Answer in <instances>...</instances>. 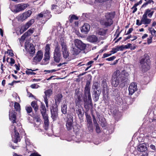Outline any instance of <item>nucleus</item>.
<instances>
[{
	"label": "nucleus",
	"mask_w": 156,
	"mask_h": 156,
	"mask_svg": "<svg viewBox=\"0 0 156 156\" xmlns=\"http://www.w3.org/2000/svg\"><path fill=\"white\" fill-rule=\"evenodd\" d=\"M146 2L144 3L142 6V7H145L148 4H151V2L152 4L154 3V2L153 0H144Z\"/></svg>",
	"instance_id": "obj_36"
},
{
	"label": "nucleus",
	"mask_w": 156,
	"mask_h": 156,
	"mask_svg": "<svg viewBox=\"0 0 156 156\" xmlns=\"http://www.w3.org/2000/svg\"><path fill=\"white\" fill-rule=\"evenodd\" d=\"M73 44L75 45V46L81 51L84 50L86 47V45L85 44L78 39H75Z\"/></svg>",
	"instance_id": "obj_8"
},
{
	"label": "nucleus",
	"mask_w": 156,
	"mask_h": 156,
	"mask_svg": "<svg viewBox=\"0 0 156 156\" xmlns=\"http://www.w3.org/2000/svg\"><path fill=\"white\" fill-rule=\"evenodd\" d=\"M42 115L44 120H48V116L46 112L42 113Z\"/></svg>",
	"instance_id": "obj_48"
},
{
	"label": "nucleus",
	"mask_w": 156,
	"mask_h": 156,
	"mask_svg": "<svg viewBox=\"0 0 156 156\" xmlns=\"http://www.w3.org/2000/svg\"><path fill=\"white\" fill-rule=\"evenodd\" d=\"M62 95L61 94H58L55 98V100L56 103H59L62 99Z\"/></svg>",
	"instance_id": "obj_34"
},
{
	"label": "nucleus",
	"mask_w": 156,
	"mask_h": 156,
	"mask_svg": "<svg viewBox=\"0 0 156 156\" xmlns=\"http://www.w3.org/2000/svg\"><path fill=\"white\" fill-rule=\"evenodd\" d=\"M86 118L88 124L90 126L92 124V120L91 117L88 115H86Z\"/></svg>",
	"instance_id": "obj_39"
},
{
	"label": "nucleus",
	"mask_w": 156,
	"mask_h": 156,
	"mask_svg": "<svg viewBox=\"0 0 156 156\" xmlns=\"http://www.w3.org/2000/svg\"><path fill=\"white\" fill-rule=\"evenodd\" d=\"M61 111L63 114H66L67 113V106L66 104L64 103L62 104Z\"/></svg>",
	"instance_id": "obj_29"
},
{
	"label": "nucleus",
	"mask_w": 156,
	"mask_h": 156,
	"mask_svg": "<svg viewBox=\"0 0 156 156\" xmlns=\"http://www.w3.org/2000/svg\"><path fill=\"white\" fill-rule=\"evenodd\" d=\"M101 91V88L98 90H94V89L93 90L92 97L95 102H96L98 101Z\"/></svg>",
	"instance_id": "obj_11"
},
{
	"label": "nucleus",
	"mask_w": 156,
	"mask_h": 156,
	"mask_svg": "<svg viewBox=\"0 0 156 156\" xmlns=\"http://www.w3.org/2000/svg\"><path fill=\"white\" fill-rule=\"evenodd\" d=\"M44 125L45 129L46 130L49 125L48 120H44Z\"/></svg>",
	"instance_id": "obj_47"
},
{
	"label": "nucleus",
	"mask_w": 156,
	"mask_h": 156,
	"mask_svg": "<svg viewBox=\"0 0 156 156\" xmlns=\"http://www.w3.org/2000/svg\"><path fill=\"white\" fill-rule=\"evenodd\" d=\"M79 108L76 109V113L79 118H81L83 115V113L82 112L83 108L80 106H78Z\"/></svg>",
	"instance_id": "obj_26"
},
{
	"label": "nucleus",
	"mask_w": 156,
	"mask_h": 156,
	"mask_svg": "<svg viewBox=\"0 0 156 156\" xmlns=\"http://www.w3.org/2000/svg\"><path fill=\"white\" fill-rule=\"evenodd\" d=\"M81 94L75 97L76 106H77L80 104V101L81 100Z\"/></svg>",
	"instance_id": "obj_32"
},
{
	"label": "nucleus",
	"mask_w": 156,
	"mask_h": 156,
	"mask_svg": "<svg viewBox=\"0 0 156 156\" xmlns=\"http://www.w3.org/2000/svg\"><path fill=\"white\" fill-rule=\"evenodd\" d=\"M150 147L151 149L154 151H156L155 147V146L153 144H151L150 146Z\"/></svg>",
	"instance_id": "obj_61"
},
{
	"label": "nucleus",
	"mask_w": 156,
	"mask_h": 156,
	"mask_svg": "<svg viewBox=\"0 0 156 156\" xmlns=\"http://www.w3.org/2000/svg\"><path fill=\"white\" fill-rule=\"evenodd\" d=\"M137 88L136 83L135 82L131 83L129 87V94L132 95L137 90Z\"/></svg>",
	"instance_id": "obj_14"
},
{
	"label": "nucleus",
	"mask_w": 156,
	"mask_h": 156,
	"mask_svg": "<svg viewBox=\"0 0 156 156\" xmlns=\"http://www.w3.org/2000/svg\"><path fill=\"white\" fill-rule=\"evenodd\" d=\"M28 70L26 71V73L28 75H33L35 74V73L33 72V71L38 70V69H36V70H32L31 69H27Z\"/></svg>",
	"instance_id": "obj_38"
},
{
	"label": "nucleus",
	"mask_w": 156,
	"mask_h": 156,
	"mask_svg": "<svg viewBox=\"0 0 156 156\" xmlns=\"http://www.w3.org/2000/svg\"><path fill=\"white\" fill-rule=\"evenodd\" d=\"M25 109L27 113L29 114L32 112V109L30 106H27L25 107Z\"/></svg>",
	"instance_id": "obj_44"
},
{
	"label": "nucleus",
	"mask_w": 156,
	"mask_h": 156,
	"mask_svg": "<svg viewBox=\"0 0 156 156\" xmlns=\"http://www.w3.org/2000/svg\"><path fill=\"white\" fill-rule=\"evenodd\" d=\"M129 75V73L124 69L120 73V71L117 70L115 72L112 78V85L115 87H117L119 82L122 83L127 82L128 80V76Z\"/></svg>",
	"instance_id": "obj_1"
},
{
	"label": "nucleus",
	"mask_w": 156,
	"mask_h": 156,
	"mask_svg": "<svg viewBox=\"0 0 156 156\" xmlns=\"http://www.w3.org/2000/svg\"><path fill=\"white\" fill-rule=\"evenodd\" d=\"M34 32V28H30V29L27 32H25L26 34L28 36L30 35Z\"/></svg>",
	"instance_id": "obj_43"
},
{
	"label": "nucleus",
	"mask_w": 156,
	"mask_h": 156,
	"mask_svg": "<svg viewBox=\"0 0 156 156\" xmlns=\"http://www.w3.org/2000/svg\"><path fill=\"white\" fill-rule=\"evenodd\" d=\"M88 41L92 43H95L98 41V37L95 35H92L89 36L87 38Z\"/></svg>",
	"instance_id": "obj_24"
},
{
	"label": "nucleus",
	"mask_w": 156,
	"mask_h": 156,
	"mask_svg": "<svg viewBox=\"0 0 156 156\" xmlns=\"http://www.w3.org/2000/svg\"><path fill=\"white\" fill-rule=\"evenodd\" d=\"M90 30V25L88 23H86L82 26L81 31L82 33L86 34L89 32Z\"/></svg>",
	"instance_id": "obj_19"
},
{
	"label": "nucleus",
	"mask_w": 156,
	"mask_h": 156,
	"mask_svg": "<svg viewBox=\"0 0 156 156\" xmlns=\"http://www.w3.org/2000/svg\"><path fill=\"white\" fill-rule=\"evenodd\" d=\"M147 150V148L146 145L144 144H141L139 145L137 147V150L140 152H145Z\"/></svg>",
	"instance_id": "obj_21"
},
{
	"label": "nucleus",
	"mask_w": 156,
	"mask_h": 156,
	"mask_svg": "<svg viewBox=\"0 0 156 156\" xmlns=\"http://www.w3.org/2000/svg\"><path fill=\"white\" fill-rule=\"evenodd\" d=\"M58 70H55V69H52L51 70H45L44 71V72H46L47 73H53L57 71Z\"/></svg>",
	"instance_id": "obj_58"
},
{
	"label": "nucleus",
	"mask_w": 156,
	"mask_h": 156,
	"mask_svg": "<svg viewBox=\"0 0 156 156\" xmlns=\"http://www.w3.org/2000/svg\"><path fill=\"white\" fill-rule=\"evenodd\" d=\"M147 12L144 13L141 19V22L144 24H149L151 21V19H148L147 16Z\"/></svg>",
	"instance_id": "obj_18"
},
{
	"label": "nucleus",
	"mask_w": 156,
	"mask_h": 156,
	"mask_svg": "<svg viewBox=\"0 0 156 156\" xmlns=\"http://www.w3.org/2000/svg\"><path fill=\"white\" fill-rule=\"evenodd\" d=\"M16 118V113L13 110H10L9 112V118L10 119H12V122L14 123L16 122L15 120Z\"/></svg>",
	"instance_id": "obj_20"
},
{
	"label": "nucleus",
	"mask_w": 156,
	"mask_h": 156,
	"mask_svg": "<svg viewBox=\"0 0 156 156\" xmlns=\"http://www.w3.org/2000/svg\"><path fill=\"white\" fill-rule=\"evenodd\" d=\"M29 50L30 54H32L35 52V48L33 44H30V47Z\"/></svg>",
	"instance_id": "obj_37"
},
{
	"label": "nucleus",
	"mask_w": 156,
	"mask_h": 156,
	"mask_svg": "<svg viewBox=\"0 0 156 156\" xmlns=\"http://www.w3.org/2000/svg\"><path fill=\"white\" fill-rule=\"evenodd\" d=\"M6 61L8 62L11 64V65L14 64L15 63L14 60V59L12 58H8L6 59Z\"/></svg>",
	"instance_id": "obj_40"
},
{
	"label": "nucleus",
	"mask_w": 156,
	"mask_h": 156,
	"mask_svg": "<svg viewBox=\"0 0 156 156\" xmlns=\"http://www.w3.org/2000/svg\"><path fill=\"white\" fill-rule=\"evenodd\" d=\"M95 126L96 127V132L98 133H100L101 132V130L100 127L98 126V125Z\"/></svg>",
	"instance_id": "obj_59"
},
{
	"label": "nucleus",
	"mask_w": 156,
	"mask_h": 156,
	"mask_svg": "<svg viewBox=\"0 0 156 156\" xmlns=\"http://www.w3.org/2000/svg\"><path fill=\"white\" fill-rule=\"evenodd\" d=\"M32 13V11L30 10H28L26 12H24L22 14L18 16V20L22 21L24 20L29 17L31 14Z\"/></svg>",
	"instance_id": "obj_10"
},
{
	"label": "nucleus",
	"mask_w": 156,
	"mask_h": 156,
	"mask_svg": "<svg viewBox=\"0 0 156 156\" xmlns=\"http://www.w3.org/2000/svg\"><path fill=\"white\" fill-rule=\"evenodd\" d=\"M43 12L44 16L45 17L48 16V19H49L51 17V15L49 14L51 13V12L49 11L48 10H46L45 11H43Z\"/></svg>",
	"instance_id": "obj_35"
},
{
	"label": "nucleus",
	"mask_w": 156,
	"mask_h": 156,
	"mask_svg": "<svg viewBox=\"0 0 156 156\" xmlns=\"http://www.w3.org/2000/svg\"><path fill=\"white\" fill-rule=\"evenodd\" d=\"M152 37L151 36H150L149 37L147 38V43L148 44H150L151 43L152 41Z\"/></svg>",
	"instance_id": "obj_55"
},
{
	"label": "nucleus",
	"mask_w": 156,
	"mask_h": 156,
	"mask_svg": "<svg viewBox=\"0 0 156 156\" xmlns=\"http://www.w3.org/2000/svg\"><path fill=\"white\" fill-rule=\"evenodd\" d=\"M94 61H91L89 62H88L87 64H81V63H80L79 64H78V67H80V66H82L81 67V68H89L91 66L90 65L91 64L93 63Z\"/></svg>",
	"instance_id": "obj_25"
},
{
	"label": "nucleus",
	"mask_w": 156,
	"mask_h": 156,
	"mask_svg": "<svg viewBox=\"0 0 156 156\" xmlns=\"http://www.w3.org/2000/svg\"><path fill=\"white\" fill-rule=\"evenodd\" d=\"M117 47L118 49V51H123L125 48V46L124 45L121 46H117Z\"/></svg>",
	"instance_id": "obj_50"
},
{
	"label": "nucleus",
	"mask_w": 156,
	"mask_h": 156,
	"mask_svg": "<svg viewBox=\"0 0 156 156\" xmlns=\"http://www.w3.org/2000/svg\"><path fill=\"white\" fill-rule=\"evenodd\" d=\"M137 6L135 5V4H134L132 8V9H133V11L132 12L133 13H135L137 10V8L136 7Z\"/></svg>",
	"instance_id": "obj_53"
},
{
	"label": "nucleus",
	"mask_w": 156,
	"mask_h": 156,
	"mask_svg": "<svg viewBox=\"0 0 156 156\" xmlns=\"http://www.w3.org/2000/svg\"><path fill=\"white\" fill-rule=\"evenodd\" d=\"M100 88H101L100 84L98 82H95L93 83L92 87V89L93 90L94 89V90H98Z\"/></svg>",
	"instance_id": "obj_27"
},
{
	"label": "nucleus",
	"mask_w": 156,
	"mask_h": 156,
	"mask_svg": "<svg viewBox=\"0 0 156 156\" xmlns=\"http://www.w3.org/2000/svg\"><path fill=\"white\" fill-rule=\"evenodd\" d=\"M15 136L14 138L13 139V142L14 143H16L18 141H20V137L19 136V133L17 131L16 127H15L14 129Z\"/></svg>",
	"instance_id": "obj_22"
},
{
	"label": "nucleus",
	"mask_w": 156,
	"mask_h": 156,
	"mask_svg": "<svg viewBox=\"0 0 156 156\" xmlns=\"http://www.w3.org/2000/svg\"><path fill=\"white\" fill-rule=\"evenodd\" d=\"M90 81H87L84 90L83 101L84 102V107L86 108H88L90 106H92L93 105L90 92Z\"/></svg>",
	"instance_id": "obj_2"
},
{
	"label": "nucleus",
	"mask_w": 156,
	"mask_h": 156,
	"mask_svg": "<svg viewBox=\"0 0 156 156\" xmlns=\"http://www.w3.org/2000/svg\"><path fill=\"white\" fill-rule=\"evenodd\" d=\"M29 156H41V155L37 153H34L31 154Z\"/></svg>",
	"instance_id": "obj_64"
},
{
	"label": "nucleus",
	"mask_w": 156,
	"mask_h": 156,
	"mask_svg": "<svg viewBox=\"0 0 156 156\" xmlns=\"http://www.w3.org/2000/svg\"><path fill=\"white\" fill-rule=\"evenodd\" d=\"M54 60L57 62H59L61 59V49L58 43L55 46L54 53Z\"/></svg>",
	"instance_id": "obj_5"
},
{
	"label": "nucleus",
	"mask_w": 156,
	"mask_h": 156,
	"mask_svg": "<svg viewBox=\"0 0 156 156\" xmlns=\"http://www.w3.org/2000/svg\"><path fill=\"white\" fill-rule=\"evenodd\" d=\"M50 49V47L49 44H47L45 47V52L44 53V60L45 61H47L49 58Z\"/></svg>",
	"instance_id": "obj_16"
},
{
	"label": "nucleus",
	"mask_w": 156,
	"mask_h": 156,
	"mask_svg": "<svg viewBox=\"0 0 156 156\" xmlns=\"http://www.w3.org/2000/svg\"><path fill=\"white\" fill-rule=\"evenodd\" d=\"M119 51L118 49L116 47V48H113L112 49V50L111 51L113 53H115L117 51Z\"/></svg>",
	"instance_id": "obj_54"
},
{
	"label": "nucleus",
	"mask_w": 156,
	"mask_h": 156,
	"mask_svg": "<svg viewBox=\"0 0 156 156\" xmlns=\"http://www.w3.org/2000/svg\"><path fill=\"white\" fill-rule=\"evenodd\" d=\"M133 30V28H130L129 29L128 31H127V33L126 34V35H128L131 33L132 32V31Z\"/></svg>",
	"instance_id": "obj_63"
},
{
	"label": "nucleus",
	"mask_w": 156,
	"mask_h": 156,
	"mask_svg": "<svg viewBox=\"0 0 156 156\" xmlns=\"http://www.w3.org/2000/svg\"><path fill=\"white\" fill-rule=\"evenodd\" d=\"M28 36L26 34V33H25L21 37L20 41H23L25 39V38Z\"/></svg>",
	"instance_id": "obj_51"
},
{
	"label": "nucleus",
	"mask_w": 156,
	"mask_h": 156,
	"mask_svg": "<svg viewBox=\"0 0 156 156\" xmlns=\"http://www.w3.org/2000/svg\"><path fill=\"white\" fill-rule=\"evenodd\" d=\"M14 108L16 111L19 110L20 109V104L17 102H15L14 104Z\"/></svg>",
	"instance_id": "obj_45"
},
{
	"label": "nucleus",
	"mask_w": 156,
	"mask_h": 156,
	"mask_svg": "<svg viewBox=\"0 0 156 156\" xmlns=\"http://www.w3.org/2000/svg\"><path fill=\"white\" fill-rule=\"evenodd\" d=\"M146 12H147V16L149 18H151L152 17L154 12V11H151V9H146L144 13Z\"/></svg>",
	"instance_id": "obj_33"
},
{
	"label": "nucleus",
	"mask_w": 156,
	"mask_h": 156,
	"mask_svg": "<svg viewBox=\"0 0 156 156\" xmlns=\"http://www.w3.org/2000/svg\"><path fill=\"white\" fill-rule=\"evenodd\" d=\"M73 117L71 114H68L67 117V122L66 124V128L68 130H69L74 128L73 126Z\"/></svg>",
	"instance_id": "obj_6"
},
{
	"label": "nucleus",
	"mask_w": 156,
	"mask_h": 156,
	"mask_svg": "<svg viewBox=\"0 0 156 156\" xmlns=\"http://www.w3.org/2000/svg\"><path fill=\"white\" fill-rule=\"evenodd\" d=\"M60 44L62 47V52L63 57L64 58L66 59H67L68 61L70 60L69 58V53L67 50V46L66 44L64 42V40L63 39H61L60 40Z\"/></svg>",
	"instance_id": "obj_4"
},
{
	"label": "nucleus",
	"mask_w": 156,
	"mask_h": 156,
	"mask_svg": "<svg viewBox=\"0 0 156 156\" xmlns=\"http://www.w3.org/2000/svg\"><path fill=\"white\" fill-rule=\"evenodd\" d=\"M70 51L72 56V58L74 59L76 56L80 53L81 51L75 46V45L73 43L71 46Z\"/></svg>",
	"instance_id": "obj_7"
},
{
	"label": "nucleus",
	"mask_w": 156,
	"mask_h": 156,
	"mask_svg": "<svg viewBox=\"0 0 156 156\" xmlns=\"http://www.w3.org/2000/svg\"><path fill=\"white\" fill-rule=\"evenodd\" d=\"M106 30L103 29H100L98 30L97 33L99 35L104 36L105 34Z\"/></svg>",
	"instance_id": "obj_30"
},
{
	"label": "nucleus",
	"mask_w": 156,
	"mask_h": 156,
	"mask_svg": "<svg viewBox=\"0 0 156 156\" xmlns=\"http://www.w3.org/2000/svg\"><path fill=\"white\" fill-rule=\"evenodd\" d=\"M132 44H127L124 45L125 46V48L126 49H128L129 48H131V46Z\"/></svg>",
	"instance_id": "obj_62"
},
{
	"label": "nucleus",
	"mask_w": 156,
	"mask_h": 156,
	"mask_svg": "<svg viewBox=\"0 0 156 156\" xmlns=\"http://www.w3.org/2000/svg\"><path fill=\"white\" fill-rule=\"evenodd\" d=\"M34 22V19H31L27 23L28 24L29 27H30Z\"/></svg>",
	"instance_id": "obj_52"
},
{
	"label": "nucleus",
	"mask_w": 156,
	"mask_h": 156,
	"mask_svg": "<svg viewBox=\"0 0 156 156\" xmlns=\"http://www.w3.org/2000/svg\"><path fill=\"white\" fill-rule=\"evenodd\" d=\"M114 14L112 12H108L105 14V19L101 20V23L106 27L111 26L113 23L112 19L114 18Z\"/></svg>",
	"instance_id": "obj_3"
},
{
	"label": "nucleus",
	"mask_w": 156,
	"mask_h": 156,
	"mask_svg": "<svg viewBox=\"0 0 156 156\" xmlns=\"http://www.w3.org/2000/svg\"><path fill=\"white\" fill-rule=\"evenodd\" d=\"M41 108V114L44 113H46V109L44 105H42Z\"/></svg>",
	"instance_id": "obj_46"
},
{
	"label": "nucleus",
	"mask_w": 156,
	"mask_h": 156,
	"mask_svg": "<svg viewBox=\"0 0 156 156\" xmlns=\"http://www.w3.org/2000/svg\"><path fill=\"white\" fill-rule=\"evenodd\" d=\"M27 6V4H19L15 6L16 9L14 10V11L16 12H18L24 10Z\"/></svg>",
	"instance_id": "obj_17"
},
{
	"label": "nucleus",
	"mask_w": 156,
	"mask_h": 156,
	"mask_svg": "<svg viewBox=\"0 0 156 156\" xmlns=\"http://www.w3.org/2000/svg\"><path fill=\"white\" fill-rule=\"evenodd\" d=\"M140 63L141 67L143 68H147L150 67L149 65L150 60L148 57H145L140 60Z\"/></svg>",
	"instance_id": "obj_9"
},
{
	"label": "nucleus",
	"mask_w": 156,
	"mask_h": 156,
	"mask_svg": "<svg viewBox=\"0 0 156 156\" xmlns=\"http://www.w3.org/2000/svg\"><path fill=\"white\" fill-rule=\"evenodd\" d=\"M120 33H121V32L119 31V29H118L117 30L116 32H115V34H116L117 35H116V36L115 38V39L117 38L119 36Z\"/></svg>",
	"instance_id": "obj_60"
},
{
	"label": "nucleus",
	"mask_w": 156,
	"mask_h": 156,
	"mask_svg": "<svg viewBox=\"0 0 156 156\" xmlns=\"http://www.w3.org/2000/svg\"><path fill=\"white\" fill-rule=\"evenodd\" d=\"M45 94L44 96L45 103L46 105V106H48V97H49L52 94V91L51 89H48L46 90L44 92Z\"/></svg>",
	"instance_id": "obj_15"
},
{
	"label": "nucleus",
	"mask_w": 156,
	"mask_h": 156,
	"mask_svg": "<svg viewBox=\"0 0 156 156\" xmlns=\"http://www.w3.org/2000/svg\"><path fill=\"white\" fill-rule=\"evenodd\" d=\"M115 58L116 57L115 56H113L109 58H108L106 59L107 61H111L114 60Z\"/></svg>",
	"instance_id": "obj_56"
},
{
	"label": "nucleus",
	"mask_w": 156,
	"mask_h": 156,
	"mask_svg": "<svg viewBox=\"0 0 156 156\" xmlns=\"http://www.w3.org/2000/svg\"><path fill=\"white\" fill-rule=\"evenodd\" d=\"M51 117L54 120H56L58 117V108L56 106H52L51 108Z\"/></svg>",
	"instance_id": "obj_12"
},
{
	"label": "nucleus",
	"mask_w": 156,
	"mask_h": 156,
	"mask_svg": "<svg viewBox=\"0 0 156 156\" xmlns=\"http://www.w3.org/2000/svg\"><path fill=\"white\" fill-rule=\"evenodd\" d=\"M31 106L34 109L35 112H37L38 109V107L37 105V102L35 101H33L32 102L31 104Z\"/></svg>",
	"instance_id": "obj_31"
},
{
	"label": "nucleus",
	"mask_w": 156,
	"mask_h": 156,
	"mask_svg": "<svg viewBox=\"0 0 156 156\" xmlns=\"http://www.w3.org/2000/svg\"><path fill=\"white\" fill-rule=\"evenodd\" d=\"M101 86L102 88V92L105 93L108 89V84L106 79H104L102 81Z\"/></svg>",
	"instance_id": "obj_23"
},
{
	"label": "nucleus",
	"mask_w": 156,
	"mask_h": 156,
	"mask_svg": "<svg viewBox=\"0 0 156 156\" xmlns=\"http://www.w3.org/2000/svg\"><path fill=\"white\" fill-rule=\"evenodd\" d=\"M148 30L150 31V32L152 35H155L156 36V31L152 27L148 28Z\"/></svg>",
	"instance_id": "obj_41"
},
{
	"label": "nucleus",
	"mask_w": 156,
	"mask_h": 156,
	"mask_svg": "<svg viewBox=\"0 0 156 156\" xmlns=\"http://www.w3.org/2000/svg\"><path fill=\"white\" fill-rule=\"evenodd\" d=\"M69 22L71 23H72L74 20H77L79 18L75 15H70L69 17Z\"/></svg>",
	"instance_id": "obj_28"
},
{
	"label": "nucleus",
	"mask_w": 156,
	"mask_h": 156,
	"mask_svg": "<svg viewBox=\"0 0 156 156\" xmlns=\"http://www.w3.org/2000/svg\"><path fill=\"white\" fill-rule=\"evenodd\" d=\"M30 87L33 89H37L40 87V86L36 84H34L30 86Z\"/></svg>",
	"instance_id": "obj_49"
},
{
	"label": "nucleus",
	"mask_w": 156,
	"mask_h": 156,
	"mask_svg": "<svg viewBox=\"0 0 156 156\" xmlns=\"http://www.w3.org/2000/svg\"><path fill=\"white\" fill-rule=\"evenodd\" d=\"M58 7V6L56 5L52 4L51 5V10H53L54 9H57Z\"/></svg>",
	"instance_id": "obj_57"
},
{
	"label": "nucleus",
	"mask_w": 156,
	"mask_h": 156,
	"mask_svg": "<svg viewBox=\"0 0 156 156\" xmlns=\"http://www.w3.org/2000/svg\"><path fill=\"white\" fill-rule=\"evenodd\" d=\"M43 52L40 51L37 52L36 55L33 59V61L36 63L40 62L43 57Z\"/></svg>",
	"instance_id": "obj_13"
},
{
	"label": "nucleus",
	"mask_w": 156,
	"mask_h": 156,
	"mask_svg": "<svg viewBox=\"0 0 156 156\" xmlns=\"http://www.w3.org/2000/svg\"><path fill=\"white\" fill-rule=\"evenodd\" d=\"M99 121L101 122V125L103 127H105V126L106 122L104 118H102L101 119H99Z\"/></svg>",
	"instance_id": "obj_42"
}]
</instances>
